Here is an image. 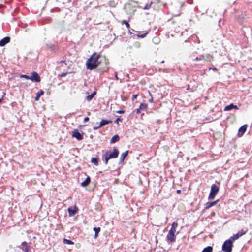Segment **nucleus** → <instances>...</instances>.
Masks as SVG:
<instances>
[{"instance_id":"obj_45","label":"nucleus","mask_w":252,"mask_h":252,"mask_svg":"<svg viewBox=\"0 0 252 252\" xmlns=\"http://www.w3.org/2000/svg\"><path fill=\"white\" fill-rule=\"evenodd\" d=\"M156 39H158L157 38H153V41H156Z\"/></svg>"},{"instance_id":"obj_36","label":"nucleus","mask_w":252,"mask_h":252,"mask_svg":"<svg viewBox=\"0 0 252 252\" xmlns=\"http://www.w3.org/2000/svg\"><path fill=\"white\" fill-rule=\"evenodd\" d=\"M124 112H125V111L124 110H121L116 111V113H118V114H123V113H124Z\"/></svg>"},{"instance_id":"obj_1","label":"nucleus","mask_w":252,"mask_h":252,"mask_svg":"<svg viewBox=\"0 0 252 252\" xmlns=\"http://www.w3.org/2000/svg\"><path fill=\"white\" fill-rule=\"evenodd\" d=\"M99 56L94 53L86 62V67L88 69L92 70L95 69L100 64Z\"/></svg>"},{"instance_id":"obj_30","label":"nucleus","mask_w":252,"mask_h":252,"mask_svg":"<svg viewBox=\"0 0 252 252\" xmlns=\"http://www.w3.org/2000/svg\"><path fill=\"white\" fill-rule=\"evenodd\" d=\"M93 97H94L93 95H92V94H91L87 96L86 100L88 101H91L93 99Z\"/></svg>"},{"instance_id":"obj_5","label":"nucleus","mask_w":252,"mask_h":252,"mask_svg":"<svg viewBox=\"0 0 252 252\" xmlns=\"http://www.w3.org/2000/svg\"><path fill=\"white\" fill-rule=\"evenodd\" d=\"M30 80L32 82H39L41 79L39 75L36 71H33L32 73V75L30 76Z\"/></svg>"},{"instance_id":"obj_8","label":"nucleus","mask_w":252,"mask_h":252,"mask_svg":"<svg viewBox=\"0 0 252 252\" xmlns=\"http://www.w3.org/2000/svg\"><path fill=\"white\" fill-rule=\"evenodd\" d=\"M78 210V209L77 207L76 206H74L73 207H69L67 209L69 216V217L73 216L77 212Z\"/></svg>"},{"instance_id":"obj_14","label":"nucleus","mask_w":252,"mask_h":252,"mask_svg":"<svg viewBox=\"0 0 252 252\" xmlns=\"http://www.w3.org/2000/svg\"><path fill=\"white\" fill-rule=\"evenodd\" d=\"M128 153V151L127 150L125 151V152L123 153L120 156V159H119V164H121L124 162V160H125V158L127 156Z\"/></svg>"},{"instance_id":"obj_46","label":"nucleus","mask_w":252,"mask_h":252,"mask_svg":"<svg viewBox=\"0 0 252 252\" xmlns=\"http://www.w3.org/2000/svg\"><path fill=\"white\" fill-rule=\"evenodd\" d=\"M65 62V61H61V63H64Z\"/></svg>"},{"instance_id":"obj_35","label":"nucleus","mask_w":252,"mask_h":252,"mask_svg":"<svg viewBox=\"0 0 252 252\" xmlns=\"http://www.w3.org/2000/svg\"><path fill=\"white\" fill-rule=\"evenodd\" d=\"M67 73H63L61 74L60 75H59V76H60L61 77H64L66 75Z\"/></svg>"},{"instance_id":"obj_41","label":"nucleus","mask_w":252,"mask_h":252,"mask_svg":"<svg viewBox=\"0 0 252 252\" xmlns=\"http://www.w3.org/2000/svg\"><path fill=\"white\" fill-rule=\"evenodd\" d=\"M96 94V91H94L93 93H92V95H93V96L94 97V96L95 95V94Z\"/></svg>"},{"instance_id":"obj_2","label":"nucleus","mask_w":252,"mask_h":252,"mask_svg":"<svg viewBox=\"0 0 252 252\" xmlns=\"http://www.w3.org/2000/svg\"><path fill=\"white\" fill-rule=\"evenodd\" d=\"M119 154V150L114 148L113 149V152L110 151H106L103 155V157L104 158V161L106 165H107L108 163L109 160L110 159H114L117 158Z\"/></svg>"},{"instance_id":"obj_17","label":"nucleus","mask_w":252,"mask_h":252,"mask_svg":"<svg viewBox=\"0 0 252 252\" xmlns=\"http://www.w3.org/2000/svg\"><path fill=\"white\" fill-rule=\"evenodd\" d=\"M91 179L89 176H88L86 179L81 183V186L82 187H86L90 183Z\"/></svg>"},{"instance_id":"obj_25","label":"nucleus","mask_w":252,"mask_h":252,"mask_svg":"<svg viewBox=\"0 0 252 252\" xmlns=\"http://www.w3.org/2000/svg\"><path fill=\"white\" fill-rule=\"evenodd\" d=\"M63 242L64 244H69V245L74 244V243L72 241H71V240L67 239H65V238L63 239Z\"/></svg>"},{"instance_id":"obj_9","label":"nucleus","mask_w":252,"mask_h":252,"mask_svg":"<svg viewBox=\"0 0 252 252\" xmlns=\"http://www.w3.org/2000/svg\"><path fill=\"white\" fill-rule=\"evenodd\" d=\"M246 233V231L242 230L240 231H239L237 234L233 235L231 236L229 239L232 241L233 242L237 239H238L240 236H242L243 234Z\"/></svg>"},{"instance_id":"obj_7","label":"nucleus","mask_w":252,"mask_h":252,"mask_svg":"<svg viewBox=\"0 0 252 252\" xmlns=\"http://www.w3.org/2000/svg\"><path fill=\"white\" fill-rule=\"evenodd\" d=\"M111 122H112V121L110 120L102 119L98 126H95L93 127V129L97 130L98 128H99L100 127L103 126L107 125V124H109L111 123Z\"/></svg>"},{"instance_id":"obj_26","label":"nucleus","mask_w":252,"mask_h":252,"mask_svg":"<svg viewBox=\"0 0 252 252\" xmlns=\"http://www.w3.org/2000/svg\"><path fill=\"white\" fill-rule=\"evenodd\" d=\"M147 34L148 32H145L143 34L138 33L137 34H135V36H137L138 37L144 38L147 35Z\"/></svg>"},{"instance_id":"obj_39","label":"nucleus","mask_w":252,"mask_h":252,"mask_svg":"<svg viewBox=\"0 0 252 252\" xmlns=\"http://www.w3.org/2000/svg\"><path fill=\"white\" fill-rule=\"evenodd\" d=\"M129 33H130V35H133V36H135V34L132 33L129 30Z\"/></svg>"},{"instance_id":"obj_44","label":"nucleus","mask_w":252,"mask_h":252,"mask_svg":"<svg viewBox=\"0 0 252 252\" xmlns=\"http://www.w3.org/2000/svg\"><path fill=\"white\" fill-rule=\"evenodd\" d=\"M180 192H181V190H178L177 191V193H180Z\"/></svg>"},{"instance_id":"obj_43","label":"nucleus","mask_w":252,"mask_h":252,"mask_svg":"<svg viewBox=\"0 0 252 252\" xmlns=\"http://www.w3.org/2000/svg\"><path fill=\"white\" fill-rule=\"evenodd\" d=\"M149 101L150 102H153V97H152L151 99H149Z\"/></svg>"},{"instance_id":"obj_19","label":"nucleus","mask_w":252,"mask_h":252,"mask_svg":"<svg viewBox=\"0 0 252 252\" xmlns=\"http://www.w3.org/2000/svg\"><path fill=\"white\" fill-rule=\"evenodd\" d=\"M120 139V137H119V136L117 134L116 135H115L114 136H113L111 140H110V143H114L117 141H118Z\"/></svg>"},{"instance_id":"obj_32","label":"nucleus","mask_w":252,"mask_h":252,"mask_svg":"<svg viewBox=\"0 0 252 252\" xmlns=\"http://www.w3.org/2000/svg\"><path fill=\"white\" fill-rule=\"evenodd\" d=\"M175 231H176V229L171 227L170 228V229L169 230V232L175 234Z\"/></svg>"},{"instance_id":"obj_34","label":"nucleus","mask_w":252,"mask_h":252,"mask_svg":"<svg viewBox=\"0 0 252 252\" xmlns=\"http://www.w3.org/2000/svg\"><path fill=\"white\" fill-rule=\"evenodd\" d=\"M133 112H135L136 114H139L141 112V110H140V108H139L138 109L134 110Z\"/></svg>"},{"instance_id":"obj_3","label":"nucleus","mask_w":252,"mask_h":252,"mask_svg":"<svg viewBox=\"0 0 252 252\" xmlns=\"http://www.w3.org/2000/svg\"><path fill=\"white\" fill-rule=\"evenodd\" d=\"M233 242L230 239L226 240L222 246V250L224 252H231Z\"/></svg>"},{"instance_id":"obj_11","label":"nucleus","mask_w":252,"mask_h":252,"mask_svg":"<svg viewBox=\"0 0 252 252\" xmlns=\"http://www.w3.org/2000/svg\"><path fill=\"white\" fill-rule=\"evenodd\" d=\"M247 125H244L238 130V135L239 137L242 136L247 130Z\"/></svg>"},{"instance_id":"obj_37","label":"nucleus","mask_w":252,"mask_h":252,"mask_svg":"<svg viewBox=\"0 0 252 252\" xmlns=\"http://www.w3.org/2000/svg\"><path fill=\"white\" fill-rule=\"evenodd\" d=\"M137 96H138L137 94H133L132 96V100H134L135 99H136L137 98Z\"/></svg>"},{"instance_id":"obj_38","label":"nucleus","mask_w":252,"mask_h":252,"mask_svg":"<svg viewBox=\"0 0 252 252\" xmlns=\"http://www.w3.org/2000/svg\"><path fill=\"white\" fill-rule=\"evenodd\" d=\"M89 120V118L87 117H85L84 119V122H88Z\"/></svg>"},{"instance_id":"obj_42","label":"nucleus","mask_w":252,"mask_h":252,"mask_svg":"<svg viewBox=\"0 0 252 252\" xmlns=\"http://www.w3.org/2000/svg\"><path fill=\"white\" fill-rule=\"evenodd\" d=\"M115 74H115V78H116L117 80H119V78H118V77L117 76V74L116 73Z\"/></svg>"},{"instance_id":"obj_21","label":"nucleus","mask_w":252,"mask_h":252,"mask_svg":"<svg viewBox=\"0 0 252 252\" xmlns=\"http://www.w3.org/2000/svg\"><path fill=\"white\" fill-rule=\"evenodd\" d=\"M93 230L95 231L94 237L96 238L97 237L98 234L100 231V228L99 227H95L93 228Z\"/></svg>"},{"instance_id":"obj_22","label":"nucleus","mask_w":252,"mask_h":252,"mask_svg":"<svg viewBox=\"0 0 252 252\" xmlns=\"http://www.w3.org/2000/svg\"><path fill=\"white\" fill-rule=\"evenodd\" d=\"M205 55H200L199 57H197L195 58L194 59H193V61H203L205 60L206 59L205 58Z\"/></svg>"},{"instance_id":"obj_15","label":"nucleus","mask_w":252,"mask_h":252,"mask_svg":"<svg viewBox=\"0 0 252 252\" xmlns=\"http://www.w3.org/2000/svg\"><path fill=\"white\" fill-rule=\"evenodd\" d=\"M219 201V200H217L213 202H208L206 204V207L204 208V210H207L209 209L210 208L212 207V206L215 205L217 204L218 202Z\"/></svg>"},{"instance_id":"obj_24","label":"nucleus","mask_w":252,"mask_h":252,"mask_svg":"<svg viewBox=\"0 0 252 252\" xmlns=\"http://www.w3.org/2000/svg\"><path fill=\"white\" fill-rule=\"evenodd\" d=\"M98 158H93L91 159V162L96 166L98 165Z\"/></svg>"},{"instance_id":"obj_18","label":"nucleus","mask_w":252,"mask_h":252,"mask_svg":"<svg viewBox=\"0 0 252 252\" xmlns=\"http://www.w3.org/2000/svg\"><path fill=\"white\" fill-rule=\"evenodd\" d=\"M44 92L42 90H40V91H39L36 94V95L35 97V100L36 101H38L40 97L42 95H43L44 94Z\"/></svg>"},{"instance_id":"obj_10","label":"nucleus","mask_w":252,"mask_h":252,"mask_svg":"<svg viewBox=\"0 0 252 252\" xmlns=\"http://www.w3.org/2000/svg\"><path fill=\"white\" fill-rule=\"evenodd\" d=\"M73 137H75L78 140H81L83 138L82 135L78 131L77 129L74 130L73 132Z\"/></svg>"},{"instance_id":"obj_27","label":"nucleus","mask_w":252,"mask_h":252,"mask_svg":"<svg viewBox=\"0 0 252 252\" xmlns=\"http://www.w3.org/2000/svg\"><path fill=\"white\" fill-rule=\"evenodd\" d=\"M122 23H123V24H125V25L126 26V27L128 29H129V27H130V25H129V24L128 23V21H126V20H124L122 21Z\"/></svg>"},{"instance_id":"obj_33","label":"nucleus","mask_w":252,"mask_h":252,"mask_svg":"<svg viewBox=\"0 0 252 252\" xmlns=\"http://www.w3.org/2000/svg\"><path fill=\"white\" fill-rule=\"evenodd\" d=\"M122 119H121L120 118H118L115 121V123H116L117 124H118L119 122H122Z\"/></svg>"},{"instance_id":"obj_40","label":"nucleus","mask_w":252,"mask_h":252,"mask_svg":"<svg viewBox=\"0 0 252 252\" xmlns=\"http://www.w3.org/2000/svg\"><path fill=\"white\" fill-rule=\"evenodd\" d=\"M96 94V91H94L93 93H92V95H93V96L94 97V96L95 95V94Z\"/></svg>"},{"instance_id":"obj_31","label":"nucleus","mask_w":252,"mask_h":252,"mask_svg":"<svg viewBox=\"0 0 252 252\" xmlns=\"http://www.w3.org/2000/svg\"><path fill=\"white\" fill-rule=\"evenodd\" d=\"M177 226H178V223L176 222H174L172 224L171 227L176 229Z\"/></svg>"},{"instance_id":"obj_48","label":"nucleus","mask_w":252,"mask_h":252,"mask_svg":"<svg viewBox=\"0 0 252 252\" xmlns=\"http://www.w3.org/2000/svg\"><path fill=\"white\" fill-rule=\"evenodd\" d=\"M1 101V99H0V102Z\"/></svg>"},{"instance_id":"obj_29","label":"nucleus","mask_w":252,"mask_h":252,"mask_svg":"<svg viewBox=\"0 0 252 252\" xmlns=\"http://www.w3.org/2000/svg\"><path fill=\"white\" fill-rule=\"evenodd\" d=\"M20 78H26V79H30V76H28L27 75H25V74H22L20 76Z\"/></svg>"},{"instance_id":"obj_16","label":"nucleus","mask_w":252,"mask_h":252,"mask_svg":"<svg viewBox=\"0 0 252 252\" xmlns=\"http://www.w3.org/2000/svg\"><path fill=\"white\" fill-rule=\"evenodd\" d=\"M167 238L168 240L170 241L171 242H173L175 241V234L168 232L167 235Z\"/></svg>"},{"instance_id":"obj_6","label":"nucleus","mask_w":252,"mask_h":252,"mask_svg":"<svg viewBox=\"0 0 252 252\" xmlns=\"http://www.w3.org/2000/svg\"><path fill=\"white\" fill-rule=\"evenodd\" d=\"M30 247V246L25 241L23 242L20 246L17 247V248L24 251V252H28Z\"/></svg>"},{"instance_id":"obj_23","label":"nucleus","mask_w":252,"mask_h":252,"mask_svg":"<svg viewBox=\"0 0 252 252\" xmlns=\"http://www.w3.org/2000/svg\"><path fill=\"white\" fill-rule=\"evenodd\" d=\"M140 110L144 111L146 110L147 108V105L146 103H141L139 107Z\"/></svg>"},{"instance_id":"obj_12","label":"nucleus","mask_w":252,"mask_h":252,"mask_svg":"<svg viewBox=\"0 0 252 252\" xmlns=\"http://www.w3.org/2000/svg\"><path fill=\"white\" fill-rule=\"evenodd\" d=\"M10 41V38L8 36H6L3 39H2L0 41V46L1 47H3L5 46L6 44L9 43Z\"/></svg>"},{"instance_id":"obj_13","label":"nucleus","mask_w":252,"mask_h":252,"mask_svg":"<svg viewBox=\"0 0 252 252\" xmlns=\"http://www.w3.org/2000/svg\"><path fill=\"white\" fill-rule=\"evenodd\" d=\"M233 109H238V107L237 105H234L233 103H231L229 104V105H227L225 107L224 109V111H228L232 110Z\"/></svg>"},{"instance_id":"obj_47","label":"nucleus","mask_w":252,"mask_h":252,"mask_svg":"<svg viewBox=\"0 0 252 252\" xmlns=\"http://www.w3.org/2000/svg\"><path fill=\"white\" fill-rule=\"evenodd\" d=\"M164 63V61H162L161 63Z\"/></svg>"},{"instance_id":"obj_28","label":"nucleus","mask_w":252,"mask_h":252,"mask_svg":"<svg viewBox=\"0 0 252 252\" xmlns=\"http://www.w3.org/2000/svg\"><path fill=\"white\" fill-rule=\"evenodd\" d=\"M152 4V2H151L149 4H146V5L143 8V9H144V10L149 9L150 8V7H151Z\"/></svg>"},{"instance_id":"obj_4","label":"nucleus","mask_w":252,"mask_h":252,"mask_svg":"<svg viewBox=\"0 0 252 252\" xmlns=\"http://www.w3.org/2000/svg\"><path fill=\"white\" fill-rule=\"evenodd\" d=\"M219 191V187L216 184H212L211 187V191L208 196L210 200L213 199Z\"/></svg>"},{"instance_id":"obj_20","label":"nucleus","mask_w":252,"mask_h":252,"mask_svg":"<svg viewBox=\"0 0 252 252\" xmlns=\"http://www.w3.org/2000/svg\"><path fill=\"white\" fill-rule=\"evenodd\" d=\"M213 251V248L211 246H207V247L203 249L202 252H212Z\"/></svg>"}]
</instances>
